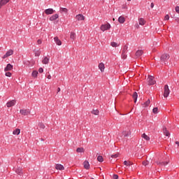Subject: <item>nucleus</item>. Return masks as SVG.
Returning a JSON list of instances; mask_svg holds the SVG:
<instances>
[{"label": "nucleus", "mask_w": 179, "mask_h": 179, "mask_svg": "<svg viewBox=\"0 0 179 179\" xmlns=\"http://www.w3.org/2000/svg\"><path fill=\"white\" fill-rule=\"evenodd\" d=\"M170 59V55L167 53H164L161 56V61L162 62H164V64H166L167 61Z\"/></svg>", "instance_id": "obj_1"}, {"label": "nucleus", "mask_w": 179, "mask_h": 179, "mask_svg": "<svg viewBox=\"0 0 179 179\" xmlns=\"http://www.w3.org/2000/svg\"><path fill=\"white\" fill-rule=\"evenodd\" d=\"M169 94H170V89L169 85H166L164 88V97H169Z\"/></svg>", "instance_id": "obj_2"}, {"label": "nucleus", "mask_w": 179, "mask_h": 179, "mask_svg": "<svg viewBox=\"0 0 179 179\" xmlns=\"http://www.w3.org/2000/svg\"><path fill=\"white\" fill-rule=\"evenodd\" d=\"M111 25L110 24H102L100 27L101 31H106V30H110Z\"/></svg>", "instance_id": "obj_3"}, {"label": "nucleus", "mask_w": 179, "mask_h": 179, "mask_svg": "<svg viewBox=\"0 0 179 179\" xmlns=\"http://www.w3.org/2000/svg\"><path fill=\"white\" fill-rule=\"evenodd\" d=\"M148 85H155V83H156V81H155V77L149 76L148 78Z\"/></svg>", "instance_id": "obj_4"}, {"label": "nucleus", "mask_w": 179, "mask_h": 179, "mask_svg": "<svg viewBox=\"0 0 179 179\" xmlns=\"http://www.w3.org/2000/svg\"><path fill=\"white\" fill-rule=\"evenodd\" d=\"M10 55H13V50H12L7 51L2 58L3 59H5V58H8V57H10Z\"/></svg>", "instance_id": "obj_5"}, {"label": "nucleus", "mask_w": 179, "mask_h": 179, "mask_svg": "<svg viewBox=\"0 0 179 179\" xmlns=\"http://www.w3.org/2000/svg\"><path fill=\"white\" fill-rule=\"evenodd\" d=\"M20 114H22V115H29V114H30V110L29 109H21L20 110Z\"/></svg>", "instance_id": "obj_6"}, {"label": "nucleus", "mask_w": 179, "mask_h": 179, "mask_svg": "<svg viewBox=\"0 0 179 179\" xmlns=\"http://www.w3.org/2000/svg\"><path fill=\"white\" fill-rule=\"evenodd\" d=\"M12 69H13V65L8 64L7 66L4 68V72H9V71H12Z\"/></svg>", "instance_id": "obj_7"}, {"label": "nucleus", "mask_w": 179, "mask_h": 179, "mask_svg": "<svg viewBox=\"0 0 179 179\" xmlns=\"http://www.w3.org/2000/svg\"><path fill=\"white\" fill-rule=\"evenodd\" d=\"M15 104H16V101L12 100V101H8L6 103V106H7V107L10 108V107H13V106H15Z\"/></svg>", "instance_id": "obj_8"}, {"label": "nucleus", "mask_w": 179, "mask_h": 179, "mask_svg": "<svg viewBox=\"0 0 179 179\" xmlns=\"http://www.w3.org/2000/svg\"><path fill=\"white\" fill-rule=\"evenodd\" d=\"M49 62H50V57H45L43 59H42V64H43L44 65H48Z\"/></svg>", "instance_id": "obj_9"}, {"label": "nucleus", "mask_w": 179, "mask_h": 179, "mask_svg": "<svg viewBox=\"0 0 179 179\" xmlns=\"http://www.w3.org/2000/svg\"><path fill=\"white\" fill-rule=\"evenodd\" d=\"M55 169L56 170H60V171L65 170V167H64V165L60 164H57L55 165Z\"/></svg>", "instance_id": "obj_10"}, {"label": "nucleus", "mask_w": 179, "mask_h": 179, "mask_svg": "<svg viewBox=\"0 0 179 179\" xmlns=\"http://www.w3.org/2000/svg\"><path fill=\"white\" fill-rule=\"evenodd\" d=\"M54 12H55V10H54V9H52V8H48V9L45 10V13L46 15H52V13H54Z\"/></svg>", "instance_id": "obj_11"}, {"label": "nucleus", "mask_w": 179, "mask_h": 179, "mask_svg": "<svg viewBox=\"0 0 179 179\" xmlns=\"http://www.w3.org/2000/svg\"><path fill=\"white\" fill-rule=\"evenodd\" d=\"M58 17H59V15H58V14H55V15H52L49 20H50V22H52L54 20H57V19H58Z\"/></svg>", "instance_id": "obj_12"}, {"label": "nucleus", "mask_w": 179, "mask_h": 179, "mask_svg": "<svg viewBox=\"0 0 179 179\" xmlns=\"http://www.w3.org/2000/svg\"><path fill=\"white\" fill-rule=\"evenodd\" d=\"M76 19H77V20H85V16H83V15L82 14H78L76 16Z\"/></svg>", "instance_id": "obj_13"}, {"label": "nucleus", "mask_w": 179, "mask_h": 179, "mask_svg": "<svg viewBox=\"0 0 179 179\" xmlns=\"http://www.w3.org/2000/svg\"><path fill=\"white\" fill-rule=\"evenodd\" d=\"M55 42L56 43L57 45H62V42H61V40H59V38H58V37H55L54 38Z\"/></svg>", "instance_id": "obj_14"}, {"label": "nucleus", "mask_w": 179, "mask_h": 179, "mask_svg": "<svg viewBox=\"0 0 179 179\" xmlns=\"http://www.w3.org/2000/svg\"><path fill=\"white\" fill-rule=\"evenodd\" d=\"M10 0H1L0 1V6H5L6 3H8Z\"/></svg>", "instance_id": "obj_15"}, {"label": "nucleus", "mask_w": 179, "mask_h": 179, "mask_svg": "<svg viewBox=\"0 0 179 179\" xmlns=\"http://www.w3.org/2000/svg\"><path fill=\"white\" fill-rule=\"evenodd\" d=\"M83 164H84V169H86V170H89V169L90 168V164H89V162L85 161Z\"/></svg>", "instance_id": "obj_16"}, {"label": "nucleus", "mask_w": 179, "mask_h": 179, "mask_svg": "<svg viewBox=\"0 0 179 179\" xmlns=\"http://www.w3.org/2000/svg\"><path fill=\"white\" fill-rule=\"evenodd\" d=\"M118 22H119V23H120V24H124V23H125V17H123V16H120V17H119V18H118Z\"/></svg>", "instance_id": "obj_17"}, {"label": "nucleus", "mask_w": 179, "mask_h": 179, "mask_svg": "<svg viewBox=\"0 0 179 179\" xmlns=\"http://www.w3.org/2000/svg\"><path fill=\"white\" fill-rule=\"evenodd\" d=\"M138 23L141 26H144L145 24L146 21L143 18L138 19Z\"/></svg>", "instance_id": "obj_18"}, {"label": "nucleus", "mask_w": 179, "mask_h": 179, "mask_svg": "<svg viewBox=\"0 0 179 179\" xmlns=\"http://www.w3.org/2000/svg\"><path fill=\"white\" fill-rule=\"evenodd\" d=\"M99 69H100L101 72H104V69H105L104 64L100 63L99 64Z\"/></svg>", "instance_id": "obj_19"}, {"label": "nucleus", "mask_w": 179, "mask_h": 179, "mask_svg": "<svg viewBox=\"0 0 179 179\" xmlns=\"http://www.w3.org/2000/svg\"><path fill=\"white\" fill-rule=\"evenodd\" d=\"M20 129H15L13 131V135H20Z\"/></svg>", "instance_id": "obj_20"}, {"label": "nucleus", "mask_w": 179, "mask_h": 179, "mask_svg": "<svg viewBox=\"0 0 179 179\" xmlns=\"http://www.w3.org/2000/svg\"><path fill=\"white\" fill-rule=\"evenodd\" d=\"M143 55V50H137L136 52V56L141 57Z\"/></svg>", "instance_id": "obj_21"}, {"label": "nucleus", "mask_w": 179, "mask_h": 179, "mask_svg": "<svg viewBox=\"0 0 179 179\" xmlns=\"http://www.w3.org/2000/svg\"><path fill=\"white\" fill-rule=\"evenodd\" d=\"M70 38H71V40H75V38H76V34H75V32H71Z\"/></svg>", "instance_id": "obj_22"}, {"label": "nucleus", "mask_w": 179, "mask_h": 179, "mask_svg": "<svg viewBox=\"0 0 179 179\" xmlns=\"http://www.w3.org/2000/svg\"><path fill=\"white\" fill-rule=\"evenodd\" d=\"M157 164H162V166H166V164H169V162H156Z\"/></svg>", "instance_id": "obj_23"}, {"label": "nucleus", "mask_w": 179, "mask_h": 179, "mask_svg": "<svg viewBox=\"0 0 179 179\" xmlns=\"http://www.w3.org/2000/svg\"><path fill=\"white\" fill-rule=\"evenodd\" d=\"M38 75V71H34L31 73L32 78H37Z\"/></svg>", "instance_id": "obj_24"}, {"label": "nucleus", "mask_w": 179, "mask_h": 179, "mask_svg": "<svg viewBox=\"0 0 179 179\" xmlns=\"http://www.w3.org/2000/svg\"><path fill=\"white\" fill-rule=\"evenodd\" d=\"M133 99L134 100V103H136V100H138V93L134 92Z\"/></svg>", "instance_id": "obj_25"}, {"label": "nucleus", "mask_w": 179, "mask_h": 179, "mask_svg": "<svg viewBox=\"0 0 179 179\" xmlns=\"http://www.w3.org/2000/svg\"><path fill=\"white\" fill-rule=\"evenodd\" d=\"M123 135L124 136H129V135H131V131L128 130V131H123Z\"/></svg>", "instance_id": "obj_26"}, {"label": "nucleus", "mask_w": 179, "mask_h": 179, "mask_svg": "<svg viewBox=\"0 0 179 179\" xmlns=\"http://www.w3.org/2000/svg\"><path fill=\"white\" fill-rule=\"evenodd\" d=\"M142 138H143V139H145V141H150V138L149 137V136L146 135L145 134H143L142 135Z\"/></svg>", "instance_id": "obj_27"}, {"label": "nucleus", "mask_w": 179, "mask_h": 179, "mask_svg": "<svg viewBox=\"0 0 179 179\" xmlns=\"http://www.w3.org/2000/svg\"><path fill=\"white\" fill-rule=\"evenodd\" d=\"M91 113L92 114H94V115H99L100 112L99 111V110L96 109V110H92Z\"/></svg>", "instance_id": "obj_28"}, {"label": "nucleus", "mask_w": 179, "mask_h": 179, "mask_svg": "<svg viewBox=\"0 0 179 179\" xmlns=\"http://www.w3.org/2000/svg\"><path fill=\"white\" fill-rule=\"evenodd\" d=\"M76 152L78 153H83V152H85V149L83 148H77Z\"/></svg>", "instance_id": "obj_29"}, {"label": "nucleus", "mask_w": 179, "mask_h": 179, "mask_svg": "<svg viewBox=\"0 0 179 179\" xmlns=\"http://www.w3.org/2000/svg\"><path fill=\"white\" fill-rule=\"evenodd\" d=\"M164 134L166 136H170V133L169 132V131H167L166 128H164Z\"/></svg>", "instance_id": "obj_30"}, {"label": "nucleus", "mask_w": 179, "mask_h": 179, "mask_svg": "<svg viewBox=\"0 0 179 179\" xmlns=\"http://www.w3.org/2000/svg\"><path fill=\"white\" fill-rule=\"evenodd\" d=\"M122 52H124V53L128 52V45H125L123 47Z\"/></svg>", "instance_id": "obj_31"}, {"label": "nucleus", "mask_w": 179, "mask_h": 179, "mask_svg": "<svg viewBox=\"0 0 179 179\" xmlns=\"http://www.w3.org/2000/svg\"><path fill=\"white\" fill-rule=\"evenodd\" d=\"M124 166H132V162H127V161H124Z\"/></svg>", "instance_id": "obj_32"}, {"label": "nucleus", "mask_w": 179, "mask_h": 179, "mask_svg": "<svg viewBox=\"0 0 179 179\" xmlns=\"http://www.w3.org/2000/svg\"><path fill=\"white\" fill-rule=\"evenodd\" d=\"M60 12H64V13H68V8H61Z\"/></svg>", "instance_id": "obj_33"}, {"label": "nucleus", "mask_w": 179, "mask_h": 179, "mask_svg": "<svg viewBox=\"0 0 179 179\" xmlns=\"http://www.w3.org/2000/svg\"><path fill=\"white\" fill-rule=\"evenodd\" d=\"M150 104V100L148 99L146 102L144 103V107H148Z\"/></svg>", "instance_id": "obj_34"}, {"label": "nucleus", "mask_w": 179, "mask_h": 179, "mask_svg": "<svg viewBox=\"0 0 179 179\" xmlns=\"http://www.w3.org/2000/svg\"><path fill=\"white\" fill-rule=\"evenodd\" d=\"M97 160H98V162H100V163H102V162L103 161V157H102V156H100V155L98 156Z\"/></svg>", "instance_id": "obj_35"}, {"label": "nucleus", "mask_w": 179, "mask_h": 179, "mask_svg": "<svg viewBox=\"0 0 179 179\" xmlns=\"http://www.w3.org/2000/svg\"><path fill=\"white\" fill-rule=\"evenodd\" d=\"M110 45L112 47H118V43H115V42H111L110 43Z\"/></svg>", "instance_id": "obj_36"}, {"label": "nucleus", "mask_w": 179, "mask_h": 179, "mask_svg": "<svg viewBox=\"0 0 179 179\" xmlns=\"http://www.w3.org/2000/svg\"><path fill=\"white\" fill-rule=\"evenodd\" d=\"M16 173L19 174L20 176V174H22V169L19 168L16 170Z\"/></svg>", "instance_id": "obj_37"}, {"label": "nucleus", "mask_w": 179, "mask_h": 179, "mask_svg": "<svg viewBox=\"0 0 179 179\" xmlns=\"http://www.w3.org/2000/svg\"><path fill=\"white\" fill-rule=\"evenodd\" d=\"M122 58L123 59H127V53L122 52Z\"/></svg>", "instance_id": "obj_38"}, {"label": "nucleus", "mask_w": 179, "mask_h": 179, "mask_svg": "<svg viewBox=\"0 0 179 179\" xmlns=\"http://www.w3.org/2000/svg\"><path fill=\"white\" fill-rule=\"evenodd\" d=\"M120 156V154H115V155H112L111 157L112 159H117Z\"/></svg>", "instance_id": "obj_39"}, {"label": "nucleus", "mask_w": 179, "mask_h": 179, "mask_svg": "<svg viewBox=\"0 0 179 179\" xmlns=\"http://www.w3.org/2000/svg\"><path fill=\"white\" fill-rule=\"evenodd\" d=\"M6 76H7L8 78H10V76H12V73L10 72H6L5 73Z\"/></svg>", "instance_id": "obj_40"}, {"label": "nucleus", "mask_w": 179, "mask_h": 179, "mask_svg": "<svg viewBox=\"0 0 179 179\" xmlns=\"http://www.w3.org/2000/svg\"><path fill=\"white\" fill-rule=\"evenodd\" d=\"M158 110H159V108H154L152 109V112L154 113V114H157Z\"/></svg>", "instance_id": "obj_41"}, {"label": "nucleus", "mask_w": 179, "mask_h": 179, "mask_svg": "<svg viewBox=\"0 0 179 179\" xmlns=\"http://www.w3.org/2000/svg\"><path fill=\"white\" fill-rule=\"evenodd\" d=\"M39 127L41 129H44L45 128V125H44V124H43V123H41V124H39Z\"/></svg>", "instance_id": "obj_42"}, {"label": "nucleus", "mask_w": 179, "mask_h": 179, "mask_svg": "<svg viewBox=\"0 0 179 179\" xmlns=\"http://www.w3.org/2000/svg\"><path fill=\"white\" fill-rule=\"evenodd\" d=\"M143 166H148L149 165V162L144 161V162H143Z\"/></svg>", "instance_id": "obj_43"}, {"label": "nucleus", "mask_w": 179, "mask_h": 179, "mask_svg": "<svg viewBox=\"0 0 179 179\" xmlns=\"http://www.w3.org/2000/svg\"><path fill=\"white\" fill-rule=\"evenodd\" d=\"M170 19V16L169 15H166L164 17V20H169Z\"/></svg>", "instance_id": "obj_44"}, {"label": "nucleus", "mask_w": 179, "mask_h": 179, "mask_svg": "<svg viewBox=\"0 0 179 179\" xmlns=\"http://www.w3.org/2000/svg\"><path fill=\"white\" fill-rule=\"evenodd\" d=\"M38 72L39 73H43V72H44V69L43 68H39Z\"/></svg>", "instance_id": "obj_45"}, {"label": "nucleus", "mask_w": 179, "mask_h": 179, "mask_svg": "<svg viewBox=\"0 0 179 179\" xmlns=\"http://www.w3.org/2000/svg\"><path fill=\"white\" fill-rule=\"evenodd\" d=\"M175 10L177 13H179V6H176Z\"/></svg>", "instance_id": "obj_46"}, {"label": "nucleus", "mask_w": 179, "mask_h": 179, "mask_svg": "<svg viewBox=\"0 0 179 179\" xmlns=\"http://www.w3.org/2000/svg\"><path fill=\"white\" fill-rule=\"evenodd\" d=\"M113 179H118V175H113Z\"/></svg>", "instance_id": "obj_47"}, {"label": "nucleus", "mask_w": 179, "mask_h": 179, "mask_svg": "<svg viewBox=\"0 0 179 179\" xmlns=\"http://www.w3.org/2000/svg\"><path fill=\"white\" fill-rule=\"evenodd\" d=\"M41 43H42V41H41V39H38V40L37 41V44L40 45V44H41Z\"/></svg>", "instance_id": "obj_48"}, {"label": "nucleus", "mask_w": 179, "mask_h": 179, "mask_svg": "<svg viewBox=\"0 0 179 179\" xmlns=\"http://www.w3.org/2000/svg\"><path fill=\"white\" fill-rule=\"evenodd\" d=\"M151 8H155V3H151Z\"/></svg>", "instance_id": "obj_49"}, {"label": "nucleus", "mask_w": 179, "mask_h": 179, "mask_svg": "<svg viewBox=\"0 0 179 179\" xmlns=\"http://www.w3.org/2000/svg\"><path fill=\"white\" fill-rule=\"evenodd\" d=\"M59 92H61V88L58 87L57 88V93H59Z\"/></svg>", "instance_id": "obj_50"}, {"label": "nucleus", "mask_w": 179, "mask_h": 179, "mask_svg": "<svg viewBox=\"0 0 179 179\" xmlns=\"http://www.w3.org/2000/svg\"><path fill=\"white\" fill-rule=\"evenodd\" d=\"M47 78L48 79H51V75H48Z\"/></svg>", "instance_id": "obj_51"}, {"label": "nucleus", "mask_w": 179, "mask_h": 179, "mask_svg": "<svg viewBox=\"0 0 179 179\" xmlns=\"http://www.w3.org/2000/svg\"><path fill=\"white\" fill-rule=\"evenodd\" d=\"M176 144L178 145V148H179V142H178V141H176Z\"/></svg>", "instance_id": "obj_52"}, {"label": "nucleus", "mask_w": 179, "mask_h": 179, "mask_svg": "<svg viewBox=\"0 0 179 179\" xmlns=\"http://www.w3.org/2000/svg\"><path fill=\"white\" fill-rule=\"evenodd\" d=\"M113 20L115 21V18H113Z\"/></svg>", "instance_id": "obj_53"}, {"label": "nucleus", "mask_w": 179, "mask_h": 179, "mask_svg": "<svg viewBox=\"0 0 179 179\" xmlns=\"http://www.w3.org/2000/svg\"><path fill=\"white\" fill-rule=\"evenodd\" d=\"M99 170H101V168H99Z\"/></svg>", "instance_id": "obj_54"}, {"label": "nucleus", "mask_w": 179, "mask_h": 179, "mask_svg": "<svg viewBox=\"0 0 179 179\" xmlns=\"http://www.w3.org/2000/svg\"><path fill=\"white\" fill-rule=\"evenodd\" d=\"M127 1H131V0H127Z\"/></svg>", "instance_id": "obj_55"}]
</instances>
